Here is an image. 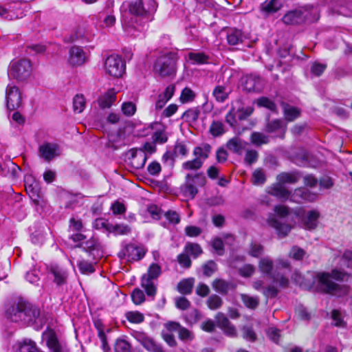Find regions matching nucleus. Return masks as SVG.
Here are the masks:
<instances>
[{"label": "nucleus", "instance_id": "8", "mask_svg": "<svg viewBox=\"0 0 352 352\" xmlns=\"http://www.w3.org/2000/svg\"><path fill=\"white\" fill-rule=\"evenodd\" d=\"M104 69L109 76L120 78L125 71V64L120 56L112 54L107 58L104 62Z\"/></svg>", "mask_w": 352, "mask_h": 352}, {"label": "nucleus", "instance_id": "12", "mask_svg": "<svg viewBox=\"0 0 352 352\" xmlns=\"http://www.w3.org/2000/svg\"><path fill=\"white\" fill-rule=\"evenodd\" d=\"M25 300H19L17 302L7 308L6 311V317L13 322H22L25 314Z\"/></svg>", "mask_w": 352, "mask_h": 352}, {"label": "nucleus", "instance_id": "5", "mask_svg": "<svg viewBox=\"0 0 352 352\" xmlns=\"http://www.w3.org/2000/svg\"><path fill=\"white\" fill-rule=\"evenodd\" d=\"M317 8L314 6H306L287 12L282 21L286 25H298L305 21L314 22L318 19Z\"/></svg>", "mask_w": 352, "mask_h": 352}, {"label": "nucleus", "instance_id": "39", "mask_svg": "<svg viewBox=\"0 0 352 352\" xmlns=\"http://www.w3.org/2000/svg\"><path fill=\"white\" fill-rule=\"evenodd\" d=\"M188 58L192 64H204L208 60V56L203 52H190Z\"/></svg>", "mask_w": 352, "mask_h": 352}, {"label": "nucleus", "instance_id": "64", "mask_svg": "<svg viewBox=\"0 0 352 352\" xmlns=\"http://www.w3.org/2000/svg\"><path fill=\"white\" fill-rule=\"evenodd\" d=\"M217 270V264L210 261L203 266V273L207 276H210Z\"/></svg>", "mask_w": 352, "mask_h": 352}, {"label": "nucleus", "instance_id": "36", "mask_svg": "<svg viewBox=\"0 0 352 352\" xmlns=\"http://www.w3.org/2000/svg\"><path fill=\"white\" fill-rule=\"evenodd\" d=\"M195 279L192 278L182 280L177 285V290L182 294H189L192 292Z\"/></svg>", "mask_w": 352, "mask_h": 352}, {"label": "nucleus", "instance_id": "23", "mask_svg": "<svg viewBox=\"0 0 352 352\" xmlns=\"http://www.w3.org/2000/svg\"><path fill=\"white\" fill-rule=\"evenodd\" d=\"M265 131L269 133H276V137L284 138L286 131V124L280 120H274L267 122Z\"/></svg>", "mask_w": 352, "mask_h": 352}, {"label": "nucleus", "instance_id": "26", "mask_svg": "<svg viewBox=\"0 0 352 352\" xmlns=\"http://www.w3.org/2000/svg\"><path fill=\"white\" fill-rule=\"evenodd\" d=\"M39 153L41 157L50 161L58 155V146L55 144H43L39 147Z\"/></svg>", "mask_w": 352, "mask_h": 352}, {"label": "nucleus", "instance_id": "7", "mask_svg": "<svg viewBox=\"0 0 352 352\" xmlns=\"http://www.w3.org/2000/svg\"><path fill=\"white\" fill-rule=\"evenodd\" d=\"M32 64L28 59H21L12 62L8 71V76L19 81H22L30 76Z\"/></svg>", "mask_w": 352, "mask_h": 352}, {"label": "nucleus", "instance_id": "53", "mask_svg": "<svg viewBox=\"0 0 352 352\" xmlns=\"http://www.w3.org/2000/svg\"><path fill=\"white\" fill-rule=\"evenodd\" d=\"M265 175L262 169H256L252 174V182L255 185L263 184L265 182Z\"/></svg>", "mask_w": 352, "mask_h": 352}, {"label": "nucleus", "instance_id": "40", "mask_svg": "<svg viewBox=\"0 0 352 352\" xmlns=\"http://www.w3.org/2000/svg\"><path fill=\"white\" fill-rule=\"evenodd\" d=\"M86 105V100L82 94H76L73 100V108L75 113H82Z\"/></svg>", "mask_w": 352, "mask_h": 352}, {"label": "nucleus", "instance_id": "10", "mask_svg": "<svg viewBox=\"0 0 352 352\" xmlns=\"http://www.w3.org/2000/svg\"><path fill=\"white\" fill-rule=\"evenodd\" d=\"M6 100L8 109L14 111L22 104L21 93L15 85L9 84L6 90Z\"/></svg>", "mask_w": 352, "mask_h": 352}, {"label": "nucleus", "instance_id": "43", "mask_svg": "<svg viewBox=\"0 0 352 352\" xmlns=\"http://www.w3.org/2000/svg\"><path fill=\"white\" fill-rule=\"evenodd\" d=\"M208 307L212 310L219 309L223 305L222 299L216 294H212L207 299Z\"/></svg>", "mask_w": 352, "mask_h": 352}, {"label": "nucleus", "instance_id": "49", "mask_svg": "<svg viewBox=\"0 0 352 352\" xmlns=\"http://www.w3.org/2000/svg\"><path fill=\"white\" fill-rule=\"evenodd\" d=\"M116 352H131V346L129 342L124 339L117 340L115 344Z\"/></svg>", "mask_w": 352, "mask_h": 352}, {"label": "nucleus", "instance_id": "9", "mask_svg": "<svg viewBox=\"0 0 352 352\" xmlns=\"http://www.w3.org/2000/svg\"><path fill=\"white\" fill-rule=\"evenodd\" d=\"M296 217L301 220L305 229L314 230L318 226V220L320 217V213L317 210H310L306 215L305 210L302 208H297L294 210Z\"/></svg>", "mask_w": 352, "mask_h": 352}, {"label": "nucleus", "instance_id": "41", "mask_svg": "<svg viewBox=\"0 0 352 352\" xmlns=\"http://www.w3.org/2000/svg\"><path fill=\"white\" fill-rule=\"evenodd\" d=\"M278 183L283 184H295L298 180V177L296 173H283L277 176Z\"/></svg>", "mask_w": 352, "mask_h": 352}, {"label": "nucleus", "instance_id": "20", "mask_svg": "<svg viewBox=\"0 0 352 352\" xmlns=\"http://www.w3.org/2000/svg\"><path fill=\"white\" fill-rule=\"evenodd\" d=\"M188 153V149L186 145L182 142H177L174 146V149L173 152L167 151L166 152L162 159L164 161L170 160L173 163L175 157L178 156L185 157Z\"/></svg>", "mask_w": 352, "mask_h": 352}, {"label": "nucleus", "instance_id": "56", "mask_svg": "<svg viewBox=\"0 0 352 352\" xmlns=\"http://www.w3.org/2000/svg\"><path fill=\"white\" fill-rule=\"evenodd\" d=\"M100 17L103 18L102 23L103 26L106 28L111 27L113 26L116 23V16L112 12L110 13H101Z\"/></svg>", "mask_w": 352, "mask_h": 352}, {"label": "nucleus", "instance_id": "54", "mask_svg": "<svg viewBox=\"0 0 352 352\" xmlns=\"http://www.w3.org/2000/svg\"><path fill=\"white\" fill-rule=\"evenodd\" d=\"M178 336L179 338L184 342H190L195 338L193 333L184 327L179 329Z\"/></svg>", "mask_w": 352, "mask_h": 352}, {"label": "nucleus", "instance_id": "27", "mask_svg": "<svg viewBox=\"0 0 352 352\" xmlns=\"http://www.w3.org/2000/svg\"><path fill=\"white\" fill-rule=\"evenodd\" d=\"M131 164L135 168L144 167L147 160V155L141 148L132 149L131 151Z\"/></svg>", "mask_w": 352, "mask_h": 352}, {"label": "nucleus", "instance_id": "37", "mask_svg": "<svg viewBox=\"0 0 352 352\" xmlns=\"http://www.w3.org/2000/svg\"><path fill=\"white\" fill-rule=\"evenodd\" d=\"M108 229L116 235H128L131 232V227L123 223L109 225Z\"/></svg>", "mask_w": 352, "mask_h": 352}, {"label": "nucleus", "instance_id": "11", "mask_svg": "<svg viewBox=\"0 0 352 352\" xmlns=\"http://www.w3.org/2000/svg\"><path fill=\"white\" fill-rule=\"evenodd\" d=\"M146 250L143 246L130 243L120 252L119 256L129 261H139L144 256Z\"/></svg>", "mask_w": 352, "mask_h": 352}, {"label": "nucleus", "instance_id": "13", "mask_svg": "<svg viewBox=\"0 0 352 352\" xmlns=\"http://www.w3.org/2000/svg\"><path fill=\"white\" fill-rule=\"evenodd\" d=\"M317 195L311 193L305 188H299L296 189L292 193H290L289 200L297 204L303 201H314L316 200Z\"/></svg>", "mask_w": 352, "mask_h": 352}, {"label": "nucleus", "instance_id": "50", "mask_svg": "<svg viewBox=\"0 0 352 352\" xmlns=\"http://www.w3.org/2000/svg\"><path fill=\"white\" fill-rule=\"evenodd\" d=\"M185 252L196 258L202 253V250L199 245L188 243L185 246Z\"/></svg>", "mask_w": 352, "mask_h": 352}, {"label": "nucleus", "instance_id": "42", "mask_svg": "<svg viewBox=\"0 0 352 352\" xmlns=\"http://www.w3.org/2000/svg\"><path fill=\"white\" fill-rule=\"evenodd\" d=\"M241 298L245 306L252 309L256 308L259 303V299L256 296L243 294L241 295Z\"/></svg>", "mask_w": 352, "mask_h": 352}, {"label": "nucleus", "instance_id": "51", "mask_svg": "<svg viewBox=\"0 0 352 352\" xmlns=\"http://www.w3.org/2000/svg\"><path fill=\"white\" fill-rule=\"evenodd\" d=\"M263 253V247L257 242H252L248 250V254L258 258Z\"/></svg>", "mask_w": 352, "mask_h": 352}, {"label": "nucleus", "instance_id": "28", "mask_svg": "<svg viewBox=\"0 0 352 352\" xmlns=\"http://www.w3.org/2000/svg\"><path fill=\"white\" fill-rule=\"evenodd\" d=\"M246 145L247 143L245 141L239 138L234 137L227 142L226 146L230 151L241 155L245 149Z\"/></svg>", "mask_w": 352, "mask_h": 352}, {"label": "nucleus", "instance_id": "15", "mask_svg": "<svg viewBox=\"0 0 352 352\" xmlns=\"http://www.w3.org/2000/svg\"><path fill=\"white\" fill-rule=\"evenodd\" d=\"M135 338L142 346L151 352H163L162 347L158 344L153 338L148 337L144 333H135Z\"/></svg>", "mask_w": 352, "mask_h": 352}, {"label": "nucleus", "instance_id": "34", "mask_svg": "<svg viewBox=\"0 0 352 352\" xmlns=\"http://www.w3.org/2000/svg\"><path fill=\"white\" fill-rule=\"evenodd\" d=\"M210 152L211 146L208 144H204L194 148L193 155L196 159L199 160L204 164V162L208 157Z\"/></svg>", "mask_w": 352, "mask_h": 352}, {"label": "nucleus", "instance_id": "22", "mask_svg": "<svg viewBox=\"0 0 352 352\" xmlns=\"http://www.w3.org/2000/svg\"><path fill=\"white\" fill-rule=\"evenodd\" d=\"M50 272L53 276V280L58 286L66 284L68 273L67 270L57 265H52L50 267Z\"/></svg>", "mask_w": 352, "mask_h": 352}, {"label": "nucleus", "instance_id": "35", "mask_svg": "<svg viewBox=\"0 0 352 352\" xmlns=\"http://www.w3.org/2000/svg\"><path fill=\"white\" fill-rule=\"evenodd\" d=\"M228 88L225 85H217L212 91V96L217 102H223L228 97L230 94Z\"/></svg>", "mask_w": 352, "mask_h": 352}, {"label": "nucleus", "instance_id": "18", "mask_svg": "<svg viewBox=\"0 0 352 352\" xmlns=\"http://www.w3.org/2000/svg\"><path fill=\"white\" fill-rule=\"evenodd\" d=\"M25 190L31 199L35 203H38L41 188L38 182L34 181L32 177L29 176L25 177Z\"/></svg>", "mask_w": 352, "mask_h": 352}, {"label": "nucleus", "instance_id": "62", "mask_svg": "<svg viewBox=\"0 0 352 352\" xmlns=\"http://www.w3.org/2000/svg\"><path fill=\"white\" fill-rule=\"evenodd\" d=\"M131 298H132L133 302L135 305H140L145 300L144 294L143 292L140 289H135L133 291V292L131 294Z\"/></svg>", "mask_w": 352, "mask_h": 352}, {"label": "nucleus", "instance_id": "6", "mask_svg": "<svg viewBox=\"0 0 352 352\" xmlns=\"http://www.w3.org/2000/svg\"><path fill=\"white\" fill-rule=\"evenodd\" d=\"M161 274V267L157 263H152L148 267L147 272L143 274L141 285L148 296H154L155 295L157 288L155 280L158 278Z\"/></svg>", "mask_w": 352, "mask_h": 352}, {"label": "nucleus", "instance_id": "46", "mask_svg": "<svg viewBox=\"0 0 352 352\" xmlns=\"http://www.w3.org/2000/svg\"><path fill=\"white\" fill-rule=\"evenodd\" d=\"M126 319L132 323L139 324L144 321V316L138 311H131L126 313Z\"/></svg>", "mask_w": 352, "mask_h": 352}, {"label": "nucleus", "instance_id": "52", "mask_svg": "<svg viewBox=\"0 0 352 352\" xmlns=\"http://www.w3.org/2000/svg\"><path fill=\"white\" fill-rule=\"evenodd\" d=\"M305 255H306V252L303 249H302L296 245H294L292 247V248L289 254V256L290 258H292L297 261L302 260L305 257Z\"/></svg>", "mask_w": 352, "mask_h": 352}, {"label": "nucleus", "instance_id": "16", "mask_svg": "<svg viewBox=\"0 0 352 352\" xmlns=\"http://www.w3.org/2000/svg\"><path fill=\"white\" fill-rule=\"evenodd\" d=\"M217 325L223 330L224 333L228 336L234 337L236 336L235 327L230 323L224 314L219 312L215 316Z\"/></svg>", "mask_w": 352, "mask_h": 352}, {"label": "nucleus", "instance_id": "58", "mask_svg": "<svg viewBox=\"0 0 352 352\" xmlns=\"http://www.w3.org/2000/svg\"><path fill=\"white\" fill-rule=\"evenodd\" d=\"M257 104L259 107H265L271 111H275L276 106L275 103L266 97H261L257 100Z\"/></svg>", "mask_w": 352, "mask_h": 352}, {"label": "nucleus", "instance_id": "55", "mask_svg": "<svg viewBox=\"0 0 352 352\" xmlns=\"http://www.w3.org/2000/svg\"><path fill=\"white\" fill-rule=\"evenodd\" d=\"M203 165V163L198 159L187 161L182 164V168L185 170H198Z\"/></svg>", "mask_w": 352, "mask_h": 352}, {"label": "nucleus", "instance_id": "63", "mask_svg": "<svg viewBox=\"0 0 352 352\" xmlns=\"http://www.w3.org/2000/svg\"><path fill=\"white\" fill-rule=\"evenodd\" d=\"M194 98L195 94L193 91L190 89L186 87L183 89L182 92L180 100L182 103H186L192 100Z\"/></svg>", "mask_w": 352, "mask_h": 352}, {"label": "nucleus", "instance_id": "31", "mask_svg": "<svg viewBox=\"0 0 352 352\" xmlns=\"http://www.w3.org/2000/svg\"><path fill=\"white\" fill-rule=\"evenodd\" d=\"M269 193L281 200L285 201L289 199L291 192L284 186L278 183L270 188Z\"/></svg>", "mask_w": 352, "mask_h": 352}, {"label": "nucleus", "instance_id": "44", "mask_svg": "<svg viewBox=\"0 0 352 352\" xmlns=\"http://www.w3.org/2000/svg\"><path fill=\"white\" fill-rule=\"evenodd\" d=\"M300 112L299 109L296 107L287 105L284 108V114L285 118L289 122L293 121L297 118L300 116Z\"/></svg>", "mask_w": 352, "mask_h": 352}, {"label": "nucleus", "instance_id": "21", "mask_svg": "<svg viewBox=\"0 0 352 352\" xmlns=\"http://www.w3.org/2000/svg\"><path fill=\"white\" fill-rule=\"evenodd\" d=\"M282 0H265L260 6V10L265 16L277 12L283 7Z\"/></svg>", "mask_w": 352, "mask_h": 352}, {"label": "nucleus", "instance_id": "38", "mask_svg": "<svg viewBox=\"0 0 352 352\" xmlns=\"http://www.w3.org/2000/svg\"><path fill=\"white\" fill-rule=\"evenodd\" d=\"M250 140L254 145L259 146L269 143L270 137L260 132H253L251 134Z\"/></svg>", "mask_w": 352, "mask_h": 352}, {"label": "nucleus", "instance_id": "14", "mask_svg": "<svg viewBox=\"0 0 352 352\" xmlns=\"http://www.w3.org/2000/svg\"><path fill=\"white\" fill-rule=\"evenodd\" d=\"M241 85L243 88L250 91H259L262 89L261 78L256 75H247L242 78Z\"/></svg>", "mask_w": 352, "mask_h": 352}, {"label": "nucleus", "instance_id": "48", "mask_svg": "<svg viewBox=\"0 0 352 352\" xmlns=\"http://www.w3.org/2000/svg\"><path fill=\"white\" fill-rule=\"evenodd\" d=\"M19 352H41L31 340H24L19 347Z\"/></svg>", "mask_w": 352, "mask_h": 352}, {"label": "nucleus", "instance_id": "25", "mask_svg": "<svg viewBox=\"0 0 352 352\" xmlns=\"http://www.w3.org/2000/svg\"><path fill=\"white\" fill-rule=\"evenodd\" d=\"M246 35L240 30L232 28L227 32V41L230 45H236L247 39Z\"/></svg>", "mask_w": 352, "mask_h": 352}, {"label": "nucleus", "instance_id": "47", "mask_svg": "<svg viewBox=\"0 0 352 352\" xmlns=\"http://www.w3.org/2000/svg\"><path fill=\"white\" fill-rule=\"evenodd\" d=\"M210 132L214 137L223 135L225 133L223 123L219 121H214L210 125Z\"/></svg>", "mask_w": 352, "mask_h": 352}, {"label": "nucleus", "instance_id": "24", "mask_svg": "<svg viewBox=\"0 0 352 352\" xmlns=\"http://www.w3.org/2000/svg\"><path fill=\"white\" fill-rule=\"evenodd\" d=\"M24 314L22 321L24 323L36 322L37 320H39L40 310L28 302H25Z\"/></svg>", "mask_w": 352, "mask_h": 352}, {"label": "nucleus", "instance_id": "61", "mask_svg": "<svg viewBox=\"0 0 352 352\" xmlns=\"http://www.w3.org/2000/svg\"><path fill=\"white\" fill-rule=\"evenodd\" d=\"M98 245L97 240L94 238H91L84 243L78 245V247H82L85 251L91 252L97 249Z\"/></svg>", "mask_w": 352, "mask_h": 352}, {"label": "nucleus", "instance_id": "60", "mask_svg": "<svg viewBox=\"0 0 352 352\" xmlns=\"http://www.w3.org/2000/svg\"><path fill=\"white\" fill-rule=\"evenodd\" d=\"M78 266L81 273L82 274H90L94 272V267L92 263L86 261H80L78 263Z\"/></svg>", "mask_w": 352, "mask_h": 352}, {"label": "nucleus", "instance_id": "19", "mask_svg": "<svg viewBox=\"0 0 352 352\" xmlns=\"http://www.w3.org/2000/svg\"><path fill=\"white\" fill-rule=\"evenodd\" d=\"M87 57L83 50L78 46H73L69 50V62L73 66H80L87 61Z\"/></svg>", "mask_w": 352, "mask_h": 352}, {"label": "nucleus", "instance_id": "45", "mask_svg": "<svg viewBox=\"0 0 352 352\" xmlns=\"http://www.w3.org/2000/svg\"><path fill=\"white\" fill-rule=\"evenodd\" d=\"M200 114V111L198 108H192L186 111L182 118L189 122H195Z\"/></svg>", "mask_w": 352, "mask_h": 352}, {"label": "nucleus", "instance_id": "59", "mask_svg": "<svg viewBox=\"0 0 352 352\" xmlns=\"http://www.w3.org/2000/svg\"><path fill=\"white\" fill-rule=\"evenodd\" d=\"M122 111L126 116H132L136 111L135 104L132 102H124L122 105Z\"/></svg>", "mask_w": 352, "mask_h": 352}, {"label": "nucleus", "instance_id": "30", "mask_svg": "<svg viewBox=\"0 0 352 352\" xmlns=\"http://www.w3.org/2000/svg\"><path fill=\"white\" fill-rule=\"evenodd\" d=\"M116 100V92L114 89H109L98 99V104L102 109L109 108Z\"/></svg>", "mask_w": 352, "mask_h": 352}, {"label": "nucleus", "instance_id": "33", "mask_svg": "<svg viewBox=\"0 0 352 352\" xmlns=\"http://www.w3.org/2000/svg\"><path fill=\"white\" fill-rule=\"evenodd\" d=\"M212 288L221 294H226L230 290L234 289V285L231 282L223 279H216L212 283Z\"/></svg>", "mask_w": 352, "mask_h": 352}, {"label": "nucleus", "instance_id": "2", "mask_svg": "<svg viewBox=\"0 0 352 352\" xmlns=\"http://www.w3.org/2000/svg\"><path fill=\"white\" fill-rule=\"evenodd\" d=\"M331 276L338 280H344L347 279L349 275L343 271L338 270H333L331 275L325 272L318 273L316 276V279L320 289L324 293L338 296L346 294L349 292L348 287H340L331 281Z\"/></svg>", "mask_w": 352, "mask_h": 352}, {"label": "nucleus", "instance_id": "17", "mask_svg": "<svg viewBox=\"0 0 352 352\" xmlns=\"http://www.w3.org/2000/svg\"><path fill=\"white\" fill-rule=\"evenodd\" d=\"M267 223L276 230L279 238L286 236L294 227V225L281 223L274 214L269 217Z\"/></svg>", "mask_w": 352, "mask_h": 352}, {"label": "nucleus", "instance_id": "3", "mask_svg": "<svg viewBox=\"0 0 352 352\" xmlns=\"http://www.w3.org/2000/svg\"><path fill=\"white\" fill-rule=\"evenodd\" d=\"M289 263L287 260L278 259L274 265V261L268 256L261 258L258 262V268L261 273L267 275L274 282L281 287H287L289 280L283 274H280V269H289Z\"/></svg>", "mask_w": 352, "mask_h": 352}, {"label": "nucleus", "instance_id": "32", "mask_svg": "<svg viewBox=\"0 0 352 352\" xmlns=\"http://www.w3.org/2000/svg\"><path fill=\"white\" fill-rule=\"evenodd\" d=\"M182 194L186 197L193 199L197 193V189L191 181V175L188 174L186 177V183L181 188Z\"/></svg>", "mask_w": 352, "mask_h": 352}, {"label": "nucleus", "instance_id": "57", "mask_svg": "<svg viewBox=\"0 0 352 352\" xmlns=\"http://www.w3.org/2000/svg\"><path fill=\"white\" fill-rule=\"evenodd\" d=\"M331 318L333 324L336 327H345V322L344 321L342 314L340 311L334 309L331 312Z\"/></svg>", "mask_w": 352, "mask_h": 352}, {"label": "nucleus", "instance_id": "29", "mask_svg": "<svg viewBox=\"0 0 352 352\" xmlns=\"http://www.w3.org/2000/svg\"><path fill=\"white\" fill-rule=\"evenodd\" d=\"M175 92V87L173 85L168 86L165 91L159 94L155 102V108L157 109H162L166 102L172 98Z\"/></svg>", "mask_w": 352, "mask_h": 352}, {"label": "nucleus", "instance_id": "1", "mask_svg": "<svg viewBox=\"0 0 352 352\" xmlns=\"http://www.w3.org/2000/svg\"><path fill=\"white\" fill-rule=\"evenodd\" d=\"M154 0L126 1L120 7L122 26L131 36H138L144 30L146 23L151 21V15L156 11Z\"/></svg>", "mask_w": 352, "mask_h": 352}, {"label": "nucleus", "instance_id": "4", "mask_svg": "<svg viewBox=\"0 0 352 352\" xmlns=\"http://www.w3.org/2000/svg\"><path fill=\"white\" fill-rule=\"evenodd\" d=\"M177 54L174 52H165L155 59L153 71L160 77L165 78L174 76L177 71Z\"/></svg>", "mask_w": 352, "mask_h": 352}]
</instances>
